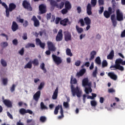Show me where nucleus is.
Returning a JSON list of instances; mask_svg holds the SVG:
<instances>
[{"instance_id":"bf43d9fd","label":"nucleus","mask_w":125,"mask_h":125,"mask_svg":"<svg viewBox=\"0 0 125 125\" xmlns=\"http://www.w3.org/2000/svg\"><path fill=\"white\" fill-rule=\"evenodd\" d=\"M15 86H16V85H15V84H13L12 87H11L10 91L12 92H14V91H15Z\"/></svg>"},{"instance_id":"f8f14e48","label":"nucleus","mask_w":125,"mask_h":125,"mask_svg":"<svg viewBox=\"0 0 125 125\" xmlns=\"http://www.w3.org/2000/svg\"><path fill=\"white\" fill-rule=\"evenodd\" d=\"M62 40H63V33L62 32V29H60L56 37V42H61Z\"/></svg>"},{"instance_id":"412c9836","label":"nucleus","mask_w":125,"mask_h":125,"mask_svg":"<svg viewBox=\"0 0 125 125\" xmlns=\"http://www.w3.org/2000/svg\"><path fill=\"white\" fill-rule=\"evenodd\" d=\"M67 23L71 24V22L69 21V19L68 18H65L60 21V24L62 25V26H67Z\"/></svg>"},{"instance_id":"680f3d73","label":"nucleus","mask_w":125,"mask_h":125,"mask_svg":"<svg viewBox=\"0 0 125 125\" xmlns=\"http://www.w3.org/2000/svg\"><path fill=\"white\" fill-rule=\"evenodd\" d=\"M60 21H61V18L58 17L56 18V20H55V23L56 24H59V22H60Z\"/></svg>"},{"instance_id":"72a5a7b5","label":"nucleus","mask_w":125,"mask_h":125,"mask_svg":"<svg viewBox=\"0 0 125 125\" xmlns=\"http://www.w3.org/2000/svg\"><path fill=\"white\" fill-rule=\"evenodd\" d=\"M40 106L41 110H48V108L45 105H44V104L42 102L41 103Z\"/></svg>"},{"instance_id":"9d476101","label":"nucleus","mask_w":125,"mask_h":125,"mask_svg":"<svg viewBox=\"0 0 125 125\" xmlns=\"http://www.w3.org/2000/svg\"><path fill=\"white\" fill-rule=\"evenodd\" d=\"M84 21L85 22V23L87 25L86 27V31H88L89 29H90V24H91V20L88 17H86L84 18Z\"/></svg>"},{"instance_id":"0eeeda50","label":"nucleus","mask_w":125,"mask_h":125,"mask_svg":"<svg viewBox=\"0 0 125 125\" xmlns=\"http://www.w3.org/2000/svg\"><path fill=\"white\" fill-rule=\"evenodd\" d=\"M116 20L117 21H124V13L120 9L116 10Z\"/></svg>"},{"instance_id":"3c124183","label":"nucleus","mask_w":125,"mask_h":125,"mask_svg":"<svg viewBox=\"0 0 125 125\" xmlns=\"http://www.w3.org/2000/svg\"><path fill=\"white\" fill-rule=\"evenodd\" d=\"M43 86H44V83L42 82L40 83V85L39 86L38 89H39V90H42Z\"/></svg>"},{"instance_id":"7c9ffc66","label":"nucleus","mask_w":125,"mask_h":125,"mask_svg":"<svg viewBox=\"0 0 125 125\" xmlns=\"http://www.w3.org/2000/svg\"><path fill=\"white\" fill-rule=\"evenodd\" d=\"M66 55H67L68 56H70V57H72V56H73V53H72L71 49H69V48H67L66 49Z\"/></svg>"},{"instance_id":"aec40b11","label":"nucleus","mask_w":125,"mask_h":125,"mask_svg":"<svg viewBox=\"0 0 125 125\" xmlns=\"http://www.w3.org/2000/svg\"><path fill=\"white\" fill-rule=\"evenodd\" d=\"M85 72H86V70H85V69H82L81 70H80L79 72L77 73L76 77H77V78L83 77V75L85 74Z\"/></svg>"},{"instance_id":"c03bdc74","label":"nucleus","mask_w":125,"mask_h":125,"mask_svg":"<svg viewBox=\"0 0 125 125\" xmlns=\"http://www.w3.org/2000/svg\"><path fill=\"white\" fill-rule=\"evenodd\" d=\"M60 109V105H57L55 109L54 114L55 115H57L58 114V110Z\"/></svg>"},{"instance_id":"052dcab7","label":"nucleus","mask_w":125,"mask_h":125,"mask_svg":"<svg viewBox=\"0 0 125 125\" xmlns=\"http://www.w3.org/2000/svg\"><path fill=\"white\" fill-rule=\"evenodd\" d=\"M46 18L47 20H50V19L51 18V13L47 14Z\"/></svg>"},{"instance_id":"de8ad7c7","label":"nucleus","mask_w":125,"mask_h":125,"mask_svg":"<svg viewBox=\"0 0 125 125\" xmlns=\"http://www.w3.org/2000/svg\"><path fill=\"white\" fill-rule=\"evenodd\" d=\"M40 122L44 123L46 121V117L45 116H41L40 119Z\"/></svg>"},{"instance_id":"69168bd1","label":"nucleus","mask_w":125,"mask_h":125,"mask_svg":"<svg viewBox=\"0 0 125 125\" xmlns=\"http://www.w3.org/2000/svg\"><path fill=\"white\" fill-rule=\"evenodd\" d=\"M28 25H29V22H28V21H25L24 22L23 24V27H24V28H26L27 26H28Z\"/></svg>"},{"instance_id":"2eb2a0df","label":"nucleus","mask_w":125,"mask_h":125,"mask_svg":"<svg viewBox=\"0 0 125 125\" xmlns=\"http://www.w3.org/2000/svg\"><path fill=\"white\" fill-rule=\"evenodd\" d=\"M3 103L7 108H12V102L10 100L7 99L4 100Z\"/></svg>"},{"instance_id":"864d4df0","label":"nucleus","mask_w":125,"mask_h":125,"mask_svg":"<svg viewBox=\"0 0 125 125\" xmlns=\"http://www.w3.org/2000/svg\"><path fill=\"white\" fill-rule=\"evenodd\" d=\"M19 17H17V21H19L20 23H24V19L20 18V16Z\"/></svg>"},{"instance_id":"ea45409f","label":"nucleus","mask_w":125,"mask_h":125,"mask_svg":"<svg viewBox=\"0 0 125 125\" xmlns=\"http://www.w3.org/2000/svg\"><path fill=\"white\" fill-rule=\"evenodd\" d=\"M1 64L3 67H6L7 66V63L3 59H1Z\"/></svg>"},{"instance_id":"4c0bfd02","label":"nucleus","mask_w":125,"mask_h":125,"mask_svg":"<svg viewBox=\"0 0 125 125\" xmlns=\"http://www.w3.org/2000/svg\"><path fill=\"white\" fill-rule=\"evenodd\" d=\"M45 65L44 64V63H42L40 65V68L43 71V73H46V69L45 68Z\"/></svg>"},{"instance_id":"f3484780","label":"nucleus","mask_w":125,"mask_h":125,"mask_svg":"<svg viewBox=\"0 0 125 125\" xmlns=\"http://www.w3.org/2000/svg\"><path fill=\"white\" fill-rule=\"evenodd\" d=\"M11 29L13 32H16L19 29V25H18V24L16 21H13Z\"/></svg>"},{"instance_id":"58836bf2","label":"nucleus","mask_w":125,"mask_h":125,"mask_svg":"<svg viewBox=\"0 0 125 125\" xmlns=\"http://www.w3.org/2000/svg\"><path fill=\"white\" fill-rule=\"evenodd\" d=\"M78 23L81 24V27H83L85 25L84 21L83 19H80L78 21Z\"/></svg>"},{"instance_id":"0e129e2a","label":"nucleus","mask_w":125,"mask_h":125,"mask_svg":"<svg viewBox=\"0 0 125 125\" xmlns=\"http://www.w3.org/2000/svg\"><path fill=\"white\" fill-rule=\"evenodd\" d=\"M24 52H25V51L24 50V48H22L20 51L19 53L21 55H24Z\"/></svg>"},{"instance_id":"49530a36","label":"nucleus","mask_w":125,"mask_h":125,"mask_svg":"<svg viewBox=\"0 0 125 125\" xmlns=\"http://www.w3.org/2000/svg\"><path fill=\"white\" fill-rule=\"evenodd\" d=\"M107 66H108V62H107V61L104 60L102 62L103 68H105V67H107Z\"/></svg>"},{"instance_id":"13d9d810","label":"nucleus","mask_w":125,"mask_h":125,"mask_svg":"<svg viewBox=\"0 0 125 125\" xmlns=\"http://www.w3.org/2000/svg\"><path fill=\"white\" fill-rule=\"evenodd\" d=\"M81 63H82V62H81V61L80 60H77L75 63V66H77V67H79V66H80L81 65Z\"/></svg>"},{"instance_id":"a19ab883","label":"nucleus","mask_w":125,"mask_h":125,"mask_svg":"<svg viewBox=\"0 0 125 125\" xmlns=\"http://www.w3.org/2000/svg\"><path fill=\"white\" fill-rule=\"evenodd\" d=\"M2 83L3 85H7V83H8V80L7 79V78H3L2 79Z\"/></svg>"},{"instance_id":"603ef678","label":"nucleus","mask_w":125,"mask_h":125,"mask_svg":"<svg viewBox=\"0 0 125 125\" xmlns=\"http://www.w3.org/2000/svg\"><path fill=\"white\" fill-rule=\"evenodd\" d=\"M0 45L2 47H6V46H8V43L7 42H3L1 43Z\"/></svg>"},{"instance_id":"c9c22d12","label":"nucleus","mask_w":125,"mask_h":125,"mask_svg":"<svg viewBox=\"0 0 125 125\" xmlns=\"http://www.w3.org/2000/svg\"><path fill=\"white\" fill-rule=\"evenodd\" d=\"M95 63L98 64V65H101V59H100V57H97L95 60Z\"/></svg>"},{"instance_id":"774afa93","label":"nucleus","mask_w":125,"mask_h":125,"mask_svg":"<svg viewBox=\"0 0 125 125\" xmlns=\"http://www.w3.org/2000/svg\"><path fill=\"white\" fill-rule=\"evenodd\" d=\"M22 39L24 40H26L28 39V37H27V34L26 33H23Z\"/></svg>"},{"instance_id":"7ed1b4c3","label":"nucleus","mask_w":125,"mask_h":125,"mask_svg":"<svg viewBox=\"0 0 125 125\" xmlns=\"http://www.w3.org/2000/svg\"><path fill=\"white\" fill-rule=\"evenodd\" d=\"M97 4V0H91V4L88 3L86 6V12L88 15L90 16L92 14V8L95 7Z\"/></svg>"},{"instance_id":"a878e982","label":"nucleus","mask_w":125,"mask_h":125,"mask_svg":"<svg viewBox=\"0 0 125 125\" xmlns=\"http://www.w3.org/2000/svg\"><path fill=\"white\" fill-rule=\"evenodd\" d=\"M51 6L57 7L58 3L54 0H48Z\"/></svg>"},{"instance_id":"393cba45","label":"nucleus","mask_w":125,"mask_h":125,"mask_svg":"<svg viewBox=\"0 0 125 125\" xmlns=\"http://www.w3.org/2000/svg\"><path fill=\"white\" fill-rule=\"evenodd\" d=\"M114 50H112L110 52L109 54L107 55V59H109V60H112V59L114 58Z\"/></svg>"},{"instance_id":"4468645a","label":"nucleus","mask_w":125,"mask_h":125,"mask_svg":"<svg viewBox=\"0 0 125 125\" xmlns=\"http://www.w3.org/2000/svg\"><path fill=\"white\" fill-rule=\"evenodd\" d=\"M36 42L37 45H40L41 48H42V49H44L45 47V43L42 42V41H41V39L39 38H37L36 39Z\"/></svg>"},{"instance_id":"5701e85b","label":"nucleus","mask_w":125,"mask_h":125,"mask_svg":"<svg viewBox=\"0 0 125 125\" xmlns=\"http://www.w3.org/2000/svg\"><path fill=\"white\" fill-rule=\"evenodd\" d=\"M111 20L113 27H116V26H117V24H118V22H117V20H116V17L114 14L111 16Z\"/></svg>"},{"instance_id":"e433bc0d","label":"nucleus","mask_w":125,"mask_h":125,"mask_svg":"<svg viewBox=\"0 0 125 125\" xmlns=\"http://www.w3.org/2000/svg\"><path fill=\"white\" fill-rule=\"evenodd\" d=\"M85 92L86 93V94H89V92H92V89H91V87H86L85 88Z\"/></svg>"},{"instance_id":"ddd939ff","label":"nucleus","mask_w":125,"mask_h":125,"mask_svg":"<svg viewBox=\"0 0 125 125\" xmlns=\"http://www.w3.org/2000/svg\"><path fill=\"white\" fill-rule=\"evenodd\" d=\"M39 8L40 14H43L46 13V11H47L46 10V6L43 5V4L40 5Z\"/></svg>"},{"instance_id":"dca6fc26","label":"nucleus","mask_w":125,"mask_h":125,"mask_svg":"<svg viewBox=\"0 0 125 125\" xmlns=\"http://www.w3.org/2000/svg\"><path fill=\"white\" fill-rule=\"evenodd\" d=\"M31 20L34 21V27H39L40 26V21L35 16H33Z\"/></svg>"},{"instance_id":"473e14b6","label":"nucleus","mask_w":125,"mask_h":125,"mask_svg":"<svg viewBox=\"0 0 125 125\" xmlns=\"http://www.w3.org/2000/svg\"><path fill=\"white\" fill-rule=\"evenodd\" d=\"M31 62L32 64H33L34 66H39V62L38 59H34Z\"/></svg>"},{"instance_id":"423d86ee","label":"nucleus","mask_w":125,"mask_h":125,"mask_svg":"<svg viewBox=\"0 0 125 125\" xmlns=\"http://www.w3.org/2000/svg\"><path fill=\"white\" fill-rule=\"evenodd\" d=\"M22 6L25 9H27L29 11H32L33 10V8L31 5L30 2L28 1L27 0H24L22 2Z\"/></svg>"},{"instance_id":"338daca9","label":"nucleus","mask_w":125,"mask_h":125,"mask_svg":"<svg viewBox=\"0 0 125 125\" xmlns=\"http://www.w3.org/2000/svg\"><path fill=\"white\" fill-rule=\"evenodd\" d=\"M121 38H125V29L123 31L121 34Z\"/></svg>"},{"instance_id":"5fc2aeb1","label":"nucleus","mask_w":125,"mask_h":125,"mask_svg":"<svg viewBox=\"0 0 125 125\" xmlns=\"http://www.w3.org/2000/svg\"><path fill=\"white\" fill-rule=\"evenodd\" d=\"M104 11V7L103 6L100 7V10H99V14H102Z\"/></svg>"},{"instance_id":"a211bd4d","label":"nucleus","mask_w":125,"mask_h":125,"mask_svg":"<svg viewBox=\"0 0 125 125\" xmlns=\"http://www.w3.org/2000/svg\"><path fill=\"white\" fill-rule=\"evenodd\" d=\"M82 84L83 86H91V83L88 82V79L87 78H84L83 80Z\"/></svg>"},{"instance_id":"37998d69","label":"nucleus","mask_w":125,"mask_h":125,"mask_svg":"<svg viewBox=\"0 0 125 125\" xmlns=\"http://www.w3.org/2000/svg\"><path fill=\"white\" fill-rule=\"evenodd\" d=\"M64 2H61L60 3V5L58 4V6H57V8H59L60 9H62L63 7H64Z\"/></svg>"},{"instance_id":"1a4fd4ad","label":"nucleus","mask_w":125,"mask_h":125,"mask_svg":"<svg viewBox=\"0 0 125 125\" xmlns=\"http://www.w3.org/2000/svg\"><path fill=\"white\" fill-rule=\"evenodd\" d=\"M52 59L57 65H60L62 63V60L60 57H58L54 54L52 55Z\"/></svg>"},{"instance_id":"6ab92c4d","label":"nucleus","mask_w":125,"mask_h":125,"mask_svg":"<svg viewBox=\"0 0 125 125\" xmlns=\"http://www.w3.org/2000/svg\"><path fill=\"white\" fill-rule=\"evenodd\" d=\"M40 97H41V91H38L34 95L33 99L36 102H38L40 99Z\"/></svg>"},{"instance_id":"c756f323","label":"nucleus","mask_w":125,"mask_h":125,"mask_svg":"<svg viewBox=\"0 0 125 125\" xmlns=\"http://www.w3.org/2000/svg\"><path fill=\"white\" fill-rule=\"evenodd\" d=\"M77 83H78L77 79H76V78H74V76H71V80H70L71 84H76Z\"/></svg>"},{"instance_id":"cd10ccee","label":"nucleus","mask_w":125,"mask_h":125,"mask_svg":"<svg viewBox=\"0 0 125 125\" xmlns=\"http://www.w3.org/2000/svg\"><path fill=\"white\" fill-rule=\"evenodd\" d=\"M33 65L32 64V61H30L24 67V69H32Z\"/></svg>"},{"instance_id":"6e6552de","label":"nucleus","mask_w":125,"mask_h":125,"mask_svg":"<svg viewBox=\"0 0 125 125\" xmlns=\"http://www.w3.org/2000/svg\"><path fill=\"white\" fill-rule=\"evenodd\" d=\"M114 12H113V9L112 7H109L108 8V11L105 10L104 12V16L105 18H110V16H111V14H112Z\"/></svg>"},{"instance_id":"9b49d317","label":"nucleus","mask_w":125,"mask_h":125,"mask_svg":"<svg viewBox=\"0 0 125 125\" xmlns=\"http://www.w3.org/2000/svg\"><path fill=\"white\" fill-rule=\"evenodd\" d=\"M64 35V40L65 42H69L72 41V35L69 31H64L63 32Z\"/></svg>"},{"instance_id":"6e6d98bb","label":"nucleus","mask_w":125,"mask_h":125,"mask_svg":"<svg viewBox=\"0 0 125 125\" xmlns=\"http://www.w3.org/2000/svg\"><path fill=\"white\" fill-rule=\"evenodd\" d=\"M68 9H66V8H65L64 9H63L62 10V14H67V13H68Z\"/></svg>"},{"instance_id":"4be33fe9","label":"nucleus","mask_w":125,"mask_h":125,"mask_svg":"<svg viewBox=\"0 0 125 125\" xmlns=\"http://www.w3.org/2000/svg\"><path fill=\"white\" fill-rule=\"evenodd\" d=\"M108 77H110V79L113 80V81H117L118 80V76L115 74L114 72H109L108 73Z\"/></svg>"},{"instance_id":"a18cd8bd","label":"nucleus","mask_w":125,"mask_h":125,"mask_svg":"<svg viewBox=\"0 0 125 125\" xmlns=\"http://www.w3.org/2000/svg\"><path fill=\"white\" fill-rule=\"evenodd\" d=\"M90 104L92 107H96L97 106V102L95 101H91Z\"/></svg>"},{"instance_id":"39448f33","label":"nucleus","mask_w":125,"mask_h":125,"mask_svg":"<svg viewBox=\"0 0 125 125\" xmlns=\"http://www.w3.org/2000/svg\"><path fill=\"white\" fill-rule=\"evenodd\" d=\"M16 7V4H14V3H10L9 4V8L8 7L7 10V13L6 14V17H9V13L12 12V11H13V10H14Z\"/></svg>"},{"instance_id":"bb28decb","label":"nucleus","mask_w":125,"mask_h":125,"mask_svg":"<svg viewBox=\"0 0 125 125\" xmlns=\"http://www.w3.org/2000/svg\"><path fill=\"white\" fill-rule=\"evenodd\" d=\"M65 8H66L68 10H69V9H71V8H72V5H71V3H70L69 1H66L65 2Z\"/></svg>"},{"instance_id":"79ce46f5","label":"nucleus","mask_w":125,"mask_h":125,"mask_svg":"<svg viewBox=\"0 0 125 125\" xmlns=\"http://www.w3.org/2000/svg\"><path fill=\"white\" fill-rule=\"evenodd\" d=\"M20 113L21 115H25L26 114V110L25 108H21L20 109Z\"/></svg>"},{"instance_id":"e2e57ef3","label":"nucleus","mask_w":125,"mask_h":125,"mask_svg":"<svg viewBox=\"0 0 125 125\" xmlns=\"http://www.w3.org/2000/svg\"><path fill=\"white\" fill-rule=\"evenodd\" d=\"M12 42L14 45H17L18 44V40L17 39H14L13 40Z\"/></svg>"},{"instance_id":"8fccbe9b","label":"nucleus","mask_w":125,"mask_h":125,"mask_svg":"<svg viewBox=\"0 0 125 125\" xmlns=\"http://www.w3.org/2000/svg\"><path fill=\"white\" fill-rule=\"evenodd\" d=\"M97 75V67H96L94 71L92 73V76L94 78H96Z\"/></svg>"},{"instance_id":"f03ea898","label":"nucleus","mask_w":125,"mask_h":125,"mask_svg":"<svg viewBox=\"0 0 125 125\" xmlns=\"http://www.w3.org/2000/svg\"><path fill=\"white\" fill-rule=\"evenodd\" d=\"M71 90L72 96H76V95L79 98H80V97L82 96V93H83V92L80 89V87H79V86H77L76 88H75L74 85H71Z\"/></svg>"},{"instance_id":"09e8293b","label":"nucleus","mask_w":125,"mask_h":125,"mask_svg":"<svg viewBox=\"0 0 125 125\" xmlns=\"http://www.w3.org/2000/svg\"><path fill=\"white\" fill-rule=\"evenodd\" d=\"M2 6H3L4 7V8H5L6 10H5V12H6V13L7 12V9L8 8V6H7V5H6V4L5 2H1Z\"/></svg>"},{"instance_id":"20e7f679","label":"nucleus","mask_w":125,"mask_h":125,"mask_svg":"<svg viewBox=\"0 0 125 125\" xmlns=\"http://www.w3.org/2000/svg\"><path fill=\"white\" fill-rule=\"evenodd\" d=\"M47 44L49 50L46 51L45 54H46V55H50V54H51V52H50V51H55V50H56V48H55L52 42H48Z\"/></svg>"},{"instance_id":"f704fd0d","label":"nucleus","mask_w":125,"mask_h":125,"mask_svg":"<svg viewBox=\"0 0 125 125\" xmlns=\"http://www.w3.org/2000/svg\"><path fill=\"white\" fill-rule=\"evenodd\" d=\"M36 45L33 43H28L25 45V48H30V47H35Z\"/></svg>"},{"instance_id":"c85d7f7f","label":"nucleus","mask_w":125,"mask_h":125,"mask_svg":"<svg viewBox=\"0 0 125 125\" xmlns=\"http://www.w3.org/2000/svg\"><path fill=\"white\" fill-rule=\"evenodd\" d=\"M95 55H96V51H92L90 53L89 61H91V60H93V59H94V57H95Z\"/></svg>"},{"instance_id":"4d7b16f0","label":"nucleus","mask_w":125,"mask_h":125,"mask_svg":"<svg viewBox=\"0 0 125 125\" xmlns=\"http://www.w3.org/2000/svg\"><path fill=\"white\" fill-rule=\"evenodd\" d=\"M63 106L65 107L66 108H69V103L64 102L63 103Z\"/></svg>"},{"instance_id":"b1692460","label":"nucleus","mask_w":125,"mask_h":125,"mask_svg":"<svg viewBox=\"0 0 125 125\" xmlns=\"http://www.w3.org/2000/svg\"><path fill=\"white\" fill-rule=\"evenodd\" d=\"M58 96V88H56V89L55 90V91L54 92V93L52 95V99H53L54 100L57 99Z\"/></svg>"},{"instance_id":"2f4dec72","label":"nucleus","mask_w":125,"mask_h":125,"mask_svg":"<svg viewBox=\"0 0 125 125\" xmlns=\"http://www.w3.org/2000/svg\"><path fill=\"white\" fill-rule=\"evenodd\" d=\"M76 29L78 34H82L83 32V29L82 27H79L78 25L76 26Z\"/></svg>"},{"instance_id":"f257e3e1","label":"nucleus","mask_w":125,"mask_h":125,"mask_svg":"<svg viewBox=\"0 0 125 125\" xmlns=\"http://www.w3.org/2000/svg\"><path fill=\"white\" fill-rule=\"evenodd\" d=\"M122 60H123L121 58L117 59L115 61V64L110 66V69H111V70H119L122 72L125 71V68L124 67V66L121 65V64H122Z\"/></svg>"}]
</instances>
